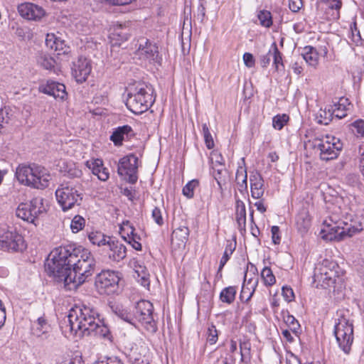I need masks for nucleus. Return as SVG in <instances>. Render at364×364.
Masks as SVG:
<instances>
[{"instance_id":"4","label":"nucleus","mask_w":364,"mask_h":364,"mask_svg":"<svg viewBox=\"0 0 364 364\" xmlns=\"http://www.w3.org/2000/svg\"><path fill=\"white\" fill-rule=\"evenodd\" d=\"M15 177L22 185L42 190L48 187L51 179L47 169L35 164H19L16 169Z\"/></svg>"},{"instance_id":"39","label":"nucleus","mask_w":364,"mask_h":364,"mask_svg":"<svg viewBox=\"0 0 364 364\" xmlns=\"http://www.w3.org/2000/svg\"><path fill=\"white\" fill-rule=\"evenodd\" d=\"M334 113L330 109H320L316 116V119L318 124L327 125L333 119Z\"/></svg>"},{"instance_id":"7","label":"nucleus","mask_w":364,"mask_h":364,"mask_svg":"<svg viewBox=\"0 0 364 364\" xmlns=\"http://www.w3.org/2000/svg\"><path fill=\"white\" fill-rule=\"evenodd\" d=\"M55 197L63 212L80 205L83 198L81 185L77 182H64L56 189Z\"/></svg>"},{"instance_id":"52","label":"nucleus","mask_w":364,"mask_h":364,"mask_svg":"<svg viewBox=\"0 0 364 364\" xmlns=\"http://www.w3.org/2000/svg\"><path fill=\"white\" fill-rule=\"evenodd\" d=\"M151 217L158 225L162 226L164 225V219L162 217L161 210L159 208L155 207L153 209Z\"/></svg>"},{"instance_id":"47","label":"nucleus","mask_w":364,"mask_h":364,"mask_svg":"<svg viewBox=\"0 0 364 364\" xmlns=\"http://www.w3.org/2000/svg\"><path fill=\"white\" fill-rule=\"evenodd\" d=\"M53 50L58 52V55L67 54L70 52V47L65 44V41L58 37Z\"/></svg>"},{"instance_id":"37","label":"nucleus","mask_w":364,"mask_h":364,"mask_svg":"<svg viewBox=\"0 0 364 364\" xmlns=\"http://www.w3.org/2000/svg\"><path fill=\"white\" fill-rule=\"evenodd\" d=\"M88 239L92 245L105 247L108 240V236L105 235L101 232L96 231L90 232L88 234Z\"/></svg>"},{"instance_id":"5","label":"nucleus","mask_w":364,"mask_h":364,"mask_svg":"<svg viewBox=\"0 0 364 364\" xmlns=\"http://www.w3.org/2000/svg\"><path fill=\"white\" fill-rule=\"evenodd\" d=\"M154 89L150 85L139 83L133 92L127 95L126 105L135 114H141L147 111L154 104L155 97Z\"/></svg>"},{"instance_id":"58","label":"nucleus","mask_w":364,"mask_h":364,"mask_svg":"<svg viewBox=\"0 0 364 364\" xmlns=\"http://www.w3.org/2000/svg\"><path fill=\"white\" fill-rule=\"evenodd\" d=\"M302 6V0H289V8L292 12H298Z\"/></svg>"},{"instance_id":"35","label":"nucleus","mask_w":364,"mask_h":364,"mask_svg":"<svg viewBox=\"0 0 364 364\" xmlns=\"http://www.w3.org/2000/svg\"><path fill=\"white\" fill-rule=\"evenodd\" d=\"M237 289L235 287L230 286L224 288L220 294V300L228 304H231L235 299Z\"/></svg>"},{"instance_id":"31","label":"nucleus","mask_w":364,"mask_h":364,"mask_svg":"<svg viewBox=\"0 0 364 364\" xmlns=\"http://www.w3.org/2000/svg\"><path fill=\"white\" fill-rule=\"evenodd\" d=\"M145 349L135 348L132 349L129 354V359L132 364H149V358L143 352Z\"/></svg>"},{"instance_id":"1","label":"nucleus","mask_w":364,"mask_h":364,"mask_svg":"<svg viewBox=\"0 0 364 364\" xmlns=\"http://www.w3.org/2000/svg\"><path fill=\"white\" fill-rule=\"evenodd\" d=\"M49 257L45 264L46 271L68 289L82 284L97 270L92 254L75 243L55 247Z\"/></svg>"},{"instance_id":"34","label":"nucleus","mask_w":364,"mask_h":364,"mask_svg":"<svg viewBox=\"0 0 364 364\" xmlns=\"http://www.w3.org/2000/svg\"><path fill=\"white\" fill-rule=\"evenodd\" d=\"M272 57L273 58V65L274 66L275 70L277 72L284 71V65L283 64V60H282V54L279 50L276 42L272 43Z\"/></svg>"},{"instance_id":"46","label":"nucleus","mask_w":364,"mask_h":364,"mask_svg":"<svg viewBox=\"0 0 364 364\" xmlns=\"http://www.w3.org/2000/svg\"><path fill=\"white\" fill-rule=\"evenodd\" d=\"M202 128L205 146L208 149H211L214 147V141L208 127L206 124H203Z\"/></svg>"},{"instance_id":"49","label":"nucleus","mask_w":364,"mask_h":364,"mask_svg":"<svg viewBox=\"0 0 364 364\" xmlns=\"http://www.w3.org/2000/svg\"><path fill=\"white\" fill-rule=\"evenodd\" d=\"M218 338V331L215 325L212 324L208 328L207 341L210 344H215Z\"/></svg>"},{"instance_id":"53","label":"nucleus","mask_w":364,"mask_h":364,"mask_svg":"<svg viewBox=\"0 0 364 364\" xmlns=\"http://www.w3.org/2000/svg\"><path fill=\"white\" fill-rule=\"evenodd\" d=\"M350 32H351V38L354 43H358L361 40V36L360 33V31L357 28V24L355 22H353L350 25Z\"/></svg>"},{"instance_id":"40","label":"nucleus","mask_w":364,"mask_h":364,"mask_svg":"<svg viewBox=\"0 0 364 364\" xmlns=\"http://www.w3.org/2000/svg\"><path fill=\"white\" fill-rule=\"evenodd\" d=\"M235 247H236V242H232L230 240L227 241L223 255L221 257L220 261V268H223V267L225 265L227 262L229 260L230 256L235 251Z\"/></svg>"},{"instance_id":"30","label":"nucleus","mask_w":364,"mask_h":364,"mask_svg":"<svg viewBox=\"0 0 364 364\" xmlns=\"http://www.w3.org/2000/svg\"><path fill=\"white\" fill-rule=\"evenodd\" d=\"M257 18L259 24L265 28H269L273 26V16L272 13L266 9H257Z\"/></svg>"},{"instance_id":"26","label":"nucleus","mask_w":364,"mask_h":364,"mask_svg":"<svg viewBox=\"0 0 364 364\" xmlns=\"http://www.w3.org/2000/svg\"><path fill=\"white\" fill-rule=\"evenodd\" d=\"M123 225L129 227L130 232H127V237L122 235V238L129 244H130L134 250L138 251L141 250V244L137 240H140V237L134 233L135 229L133 225H131L128 220L123 222Z\"/></svg>"},{"instance_id":"59","label":"nucleus","mask_w":364,"mask_h":364,"mask_svg":"<svg viewBox=\"0 0 364 364\" xmlns=\"http://www.w3.org/2000/svg\"><path fill=\"white\" fill-rule=\"evenodd\" d=\"M272 55V46L269 50L268 53L265 55H262L260 56V65L262 68H267L271 61V58Z\"/></svg>"},{"instance_id":"60","label":"nucleus","mask_w":364,"mask_h":364,"mask_svg":"<svg viewBox=\"0 0 364 364\" xmlns=\"http://www.w3.org/2000/svg\"><path fill=\"white\" fill-rule=\"evenodd\" d=\"M279 228L278 226L274 225L271 228L272 232V242L274 245H278L280 243L281 237L279 236Z\"/></svg>"},{"instance_id":"48","label":"nucleus","mask_w":364,"mask_h":364,"mask_svg":"<svg viewBox=\"0 0 364 364\" xmlns=\"http://www.w3.org/2000/svg\"><path fill=\"white\" fill-rule=\"evenodd\" d=\"M92 364H124L117 357H100Z\"/></svg>"},{"instance_id":"2","label":"nucleus","mask_w":364,"mask_h":364,"mask_svg":"<svg viewBox=\"0 0 364 364\" xmlns=\"http://www.w3.org/2000/svg\"><path fill=\"white\" fill-rule=\"evenodd\" d=\"M67 317L71 332L77 334L80 331L82 336H90L100 314L90 304L81 303L71 308Z\"/></svg>"},{"instance_id":"20","label":"nucleus","mask_w":364,"mask_h":364,"mask_svg":"<svg viewBox=\"0 0 364 364\" xmlns=\"http://www.w3.org/2000/svg\"><path fill=\"white\" fill-rule=\"evenodd\" d=\"M251 196L253 198L259 199L264 193V180L262 175L256 171L250 176Z\"/></svg>"},{"instance_id":"24","label":"nucleus","mask_w":364,"mask_h":364,"mask_svg":"<svg viewBox=\"0 0 364 364\" xmlns=\"http://www.w3.org/2000/svg\"><path fill=\"white\" fill-rule=\"evenodd\" d=\"M334 274L333 271L328 272L325 269H321L319 274H315L314 279V282H317L316 287L321 286L323 289H327L333 286L335 283Z\"/></svg>"},{"instance_id":"12","label":"nucleus","mask_w":364,"mask_h":364,"mask_svg":"<svg viewBox=\"0 0 364 364\" xmlns=\"http://www.w3.org/2000/svg\"><path fill=\"white\" fill-rule=\"evenodd\" d=\"M139 158L134 154H129L121 158L117 163V173L131 184L138 180Z\"/></svg>"},{"instance_id":"22","label":"nucleus","mask_w":364,"mask_h":364,"mask_svg":"<svg viewBox=\"0 0 364 364\" xmlns=\"http://www.w3.org/2000/svg\"><path fill=\"white\" fill-rule=\"evenodd\" d=\"M257 284V279H253V278H249L247 279V273H245L240 295V299L243 301L245 299V302H247L252 296Z\"/></svg>"},{"instance_id":"54","label":"nucleus","mask_w":364,"mask_h":364,"mask_svg":"<svg viewBox=\"0 0 364 364\" xmlns=\"http://www.w3.org/2000/svg\"><path fill=\"white\" fill-rule=\"evenodd\" d=\"M351 127L355 129L358 134H360L362 137H364V120H355L351 124Z\"/></svg>"},{"instance_id":"44","label":"nucleus","mask_w":364,"mask_h":364,"mask_svg":"<svg viewBox=\"0 0 364 364\" xmlns=\"http://www.w3.org/2000/svg\"><path fill=\"white\" fill-rule=\"evenodd\" d=\"M85 225V220L83 217L76 215L73 218L70 223V229L73 232L77 233L82 230Z\"/></svg>"},{"instance_id":"45","label":"nucleus","mask_w":364,"mask_h":364,"mask_svg":"<svg viewBox=\"0 0 364 364\" xmlns=\"http://www.w3.org/2000/svg\"><path fill=\"white\" fill-rule=\"evenodd\" d=\"M289 116L287 114H277L272 119L273 127L277 130H281L289 121Z\"/></svg>"},{"instance_id":"38","label":"nucleus","mask_w":364,"mask_h":364,"mask_svg":"<svg viewBox=\"0 0 364 364\" xmlns=\"http://www.w3.org/2000/svg\"><path fill=\"white\" fill-rule=\"evenodd\" d=\"M131 22H125L124 23H118L114 27V32L122 40L127 41L132 35V31L129 28Z\"/></svg>"},{"instance_id":"11","label":"nucleus","mask_w":364,"mask_h":364,"mask_svg":"<svg viewBox=\"0 0 364 364\" xmlns=\"http://www.w3.org/2000/svg\"><path fill=\"white\" fill-rule=\"evenodd\" d=\"M119 280L118 272L102 270L97 274L95 284L100 294L112 295L117 293Z\"/></svg>"},{"instance_id":"62","label":"nucleus","mask_w":364,"mask_h":364,"mask_svg":"<svg viewBox=\"0 0 364 364\" xmlns=\"http://www.w3.org/2000/svg\"><path fill=\"white\" fill-rule=\"evenodd\" d=\"M217 166H213V169L214 171L213 176L215 179L217 184L219 187H221L220 178L223 171L225 169L224 166H220L219 168H216Z\"/></svg>"},{"instance_id":"8","label":"nucleus","mask_w":364,"mask_h":364,"mask_svg":"<svg viewBox=\"0 0 364 364\" xmlns=\"http://www.w3.org/2000/svg\"><path fill=\"white\" fill-rule=\"evenodd\" d=\"M135 324L139 322L150 333H156L158 330L157 323L154 318V306L148 300L139 301L133 312Z\"/></svg>"},{"instance_id":"55","label":"nucleus","mask_w":364,"mask_h":364,"mask_svg":"<svg viewBox=\"0 0 364 364\" xmlns=\"http://www.w3.org/2000/svg\"><path fill=\"white\" fill-rule=\"evenodd\" d=\"M212 163L215 166H224L225 159L220 153L215 152L211 159Z\"/></svg>"},{"instance_id":"29","label":"nucleus","mask_w":364,"mask_h":364,"mask_svg":"<svg viewBox=\"0 0 364 364\" xmlns=\"http://www.w3.org/2000/svg\"><path fill=\"white\" fill-rule=\"evenodd\" d=\"M296 224L299 232L304 233L311 226V217L306 210L301 211L296 217Z\"/></svg>"},{"instance_id":"42","label":"nucleus","mask_w":364,"mask_h":364,"mask_svg":"<svg viewBox=\"0 0 364 364\" xmlns=\"http://www.w3.org/2000/svg\"><path fill=\"white\" fill-rule=\"evenodd\" d=\"M283 319L293 333H296L298 332L300 325L295 317L291 315L289 311H287L286 314H284Z\"/></svg>"},{"instance_id":"36","label":"nucleus","mask_w":364,"mask_h":364,"mask_svg":"<svg viewBox=\"0 0 364 364\" xmlns=\"http://www.w3.org/2000/svg\"><path fill=\"white\" fill-rule=\"evenodd\" d=\"M303 59L309 65L315 66L318 62L317 53L311 46H306L304 48V53L301 54Z\"/></svg>"},{"instance_id":"18","label":"nucleus","mask_w":364,"mask_h":364,"mask_svg":"<svg viewBox=\"0 0 364 364\" xmlns=\"http://www.w3.org/2000/svg\"><path fill=\"white\" fill-rule=\"evenodd\" d=\"M39 91L61 100H64L67 97L65 85L53 80H48L45 84L41 85Z\"/></svg>"},{"instance_id":"41","label":"nucleus","mask_w":364,"mask_h":364,"mask_svg":"<svg viewBox=\"0 0 364 364\" xmlns=\"http://www.w3.org/2000/svg\"><path fill=\"white\" fill-rule=\"evenodd\" d=\"M199 181L198 179H193L188 181L183 188V194L188 198H193L194 191L199 186Z\"/></svg>"},{"instance_id":"25","label":"nucleus","mask_w":364,"mask_h":364,"mask_svg":"<svg viewBox=\"0 0 364 364\" xmlns=\"http://www.w3.org/2000/svg\"><path fill=\"white\" fill-rule=\"evenodd\" d=\"M93 326V328H92V334L100 336L109 341L112 340V336L109 327L105 323L103 320L100 318V317Z\"/></svg>"},{"instance_id":"50","label":"nucleus","mask_w":364,"mask_h":364,"mask_svg":"<svg viewBox=\"0 0 364 364\" xmlns=\"http://www.w3.org/2000/svg\"><path fill=\"white\" fill-rule=\"evenodd\" d=\"M240 355H241L240 361L243 362L245 357L246 355H250L251 343L249 341H240Z\"/></svg>"},{"instance_id":"61","label":"nucleus","mask_w":364,"mask_h":364,"mask_svg":"<svg viewBox=\"0 0 364 364\" xmlns=\"http://www.w3.org/2000/svg\"><path fill=\"white\" fill-rule=\"evenodd\" d=\"M243 60L245 65L247 68H252L255 66V60L253 55L250 53H245L243 55Z\"/></svg>"},{"instance_id":"6","label":"nucleus","mask_w":364,"mask_h":364,"mask_svg":"<svg viewBox=\"0 0 364 364\" xmlns=\"http://www.w3.org/2000/svg\"><path fill=\"white\" fill-rule=\"evenodd\" d=\"M333 334L340 349L346 355L350 354L353 343V323L349 318V313H338Z\"/></svg>"},{"instance_id":"28","label":"nucleus","mask_w":364,"mask_h":364,"mask_svg":"<svg viewBox=\"0 0 364 364\" xmlns=\"http://www.w3.org/2000/svg\"><path fill=\"white\" fill-rule=\"evenodd\" d=\"M111 309L113 313L119 318L131 325L135 326V319L134 318V315L127 309L119 305L112 306H111Z\"/></svg>"},{"instance_id":"63","label":"nucleus","mask_w":364,"mask_h":364,"mask_svg":"<svg viewBox=\"0 0 364 364\" xmlns=\"http://www.w3.org/2000/svg\"><path fill=\"white\" fill-rule=\"evenodd\" d=\"M325 2H328V7L331 9H335L336 11H339L342 6L341 0H329L326 1Z\"/></svg>"},{"instance_id":"9","label":"nucleus","mask_w":364,"mask_h":364,"mask_svg":"<svg viewBox=\"0 0 364 364\" xmlns=\"http://www.w3.org/2000/svg\"><path fill=\"white\" fill-rule=\"evenodd\" d=\"M314 147L320 151L321 159L327 161L338 156L343 149V143L338 138L326 135L321 139H315Z\"/></svg>"},{"instance_id":"33","label":"nucleus","mask_w":364,"mask_h":364,"mask_svg":"<svg viewBox=\"0 0 364 364\" xmlns=\"http://www.w3.org/2000/svg\"><path fill=\"white\" fill-rule=\"evenodd\" d=\"M189 234L190 230L187 226H180L173 231L171 240L173 241L174 239H176L181 242V243H178V245L181 244L185 245L188 240Z\"/></svg>"},{"instance_id":"32","label":"nucleus","mask_w":364,"mask_h":364,"mask_svg":"<svg viewBox=\"0 0 364 364\" xmlns=\"http://www.w3.org/2000/svg\"><path fill=\"white\" fill-rule=\"evenodd\" d=\"M50 328V325L48 323L47 320L43 316L38 318L37 321L34 322L33 326V333L40 337L45 335Z\"/></svg>"},{"instance_id":"19","label":"nucleus","mask_w":364,"mask_h":364,"mask_svg":"<svg viewBox=\"0 0 364 364\" xmlns=\"http://www.w3.org/2000/svg\"><path fill=\"white\" fill-rule=\"evenodd\" d=\"M135 136V133L129 125H123L115 128L109 136L114 146H120L123 141H129Z\"/></svg>"},{"instance_id":"17","label":"nucleus","mask_w":364,"mask_h":364,"mask_svg":"<svg viewBox=\"0 0 364 364\" xmlns=\"http://www.w3.org/2000/svg\"><path fill=\"white\" fill-rule=\"evenodd\" d=\"M18 11L23 18L31 21H39L46 15L43 7L30 2L20 4Z\"/></svg>"},{"instance_id":"27","label":"nucleus","mask_w":364,"mask_h":364,"mask_svg":"<svg viewBox=\"0 0 364 364\" xmlns=\"http://www.w3.org/2000/svg\"><path fill=\"white\" fill-rule=\"evenodd\" d=\"M235 181L238 186V191L244 194L247 192V173L245 167L239 166L235 176Z\"/></svg>"},{"instance_id":"16","label":"nucleus","mask_w":364,"mask_h":364,"mask_svg":"<svg viewBox=\"0 0 364 364\" xmlns=\"http://www.w3.org/2000/svg\"><path fill=\"white\" fill-rule=\"evenodd\" d=\"M72 75L78 83L85 82L92 70L90 61L83 57L80 56L77 60L73 63L71 68Z\"/></svg>"},{"instance_id":"14","label":"nucleus","mask_w":364,"mask_h":364,"mask_svg":"<svg viewBox=\"0 0 364 364\" xmlns=\"http://www.w3.org/2000/svg\"><path fill=\"white\" fill-rule=\"evenodd\" d=\"M105 257L110 261L119 262L124 259L127 255L126 246L119 240L108 237L106 246L102 249Z\"/></svg>"},{"instance_id":"64","label":"nucleus","mask_w":364,"mask_h":364,"mask_svg":"<svg viewBox=\"0 0 364 364\" xmlns=\"http://www.w3.org/2000/svg\"><path fill=\"white\" fill-rule=\"evenodd\" d=\"M217 364H235V358L232 355L225 356L221 361L217 360Z\"/></svg>"},{"instance_id":"56","label":"nucleus","mask_w":364,"mask_h":364,"mask_svg":"<svg viewBox=\"0 0 364 364\" xmlns=\"http://www.w3.org/2000/svg\"><path fill=\"white\" fill-rule=\"evenodd\" d=\"M55 60L53 58L48 56H43L41 58V64L46 70H51L54 68Z\"/></svg>"},{"instance_id":"15","label":"nucleus","mask_w":364,"mask_h":364,"mask_svg":"<svg viewBox=\"0 0 364 364\" xmlns=\"http://www.w3.org/2000/svg\"><path fill=\"white\" fill-rule=\"evenodd\" d=\"M137 54L149 61L159 62L161 58L159 55V48L156 43L151 42L146 38H141L139 41Z\"/></svg>"},{"instance_id":"57","label":"nucleus","mask_w":364,"mask_h":364,"mask_svg":"<svg viewBox=\"0 0 364 364\" xmlns=\"http://www.w3.org/2000/svg\"><path fill=\"white\" fill-rule=\"evenodd\" d=\"M58 37L55 33H48L46 38V45L48 48L53 50L55 42L57 41Z\"/></svg>"},{"instance_id":"51","label":"nucleus","mask_w":364,"mask_h":364,"mask_svg":"<svg viewBox=\"0 0 364 364\" xmlns=\"http://www.w3.org/2000/svg\"><path fill=\"white\" fill-rule=\"evenodd\" d=\"M282 294L284 299L287 302H291L294 299V293L293 289L290 287L284 286L282 289Z\"/></svg>"},{"instance_id":"23","label":"nucleus","mask_w":364,"mask_h":364,"mask_svg":"<svg viewBox=\"0 0 364 364\" xmlns=\"http://www.w3.org/2000/svg\"><path fill=\"white\" fill-rule=\"evenodd\" d=\"M236 222L237 228L242 235L246 232V208L242 200L236 199Z\"/></svg>"},{"instance_id":"21","label":"nucleus","mask_w":364,"mask_h":364,"mask_svg":"<svg viewBox=\"0 0 364 364\" xmlns=\"http://www.w3.org/2000/svg\"><path fill=\"white\" fill-rule=\"evenodd\" d=\"M86 165L94 175L97 176L100 180L105 181L109 178V173L108 169L103 166L102 159H96L95 160L87 161Z\"/></svg>"},{"instance_id":"43","label":"nucleus","mask_w":364,"mask_h":364,"mask_svg":"<svg viewBox=\"0 0 364 364\" xmlns=\"http://www.w3.org/2000/svg\"><path fill=\"white\" fill-rule=\"evenodd\" d=\"M261 277L264 280V283L266 286H272L276 282V278L273 274L272 269L268 267L263 268L261 272Z\"/></svg>"},{"instance_id":"10","label":"nucleus","mask_w":364,"mask_h":364,"mask_svg":"<svg viewBox=\"0 0 364 364\" xmlns=\"http://www.w3.org/2000/svg\"><path fill=\"white\" fill-rule=\"evenodd\" d=\"M46 211L43 205V198L35 197L29 203H22L16 210V215L30 223L35 224V220Z\"/></svg>"},{"instance_id":"13","label":"nucleus","mask_w":364,"mask_h":364,"mask_svg":"<svg viewBox=\"0 0 364 364\" xmlns=\"http://www.w3.org/2000/svg\"><path fill=\"white\" fill-rule=\"evenodd\" d=\"M0 247L9 252H22L26 245L21 234L16 230H9L0 237Z\"/></svg>"},{"instance_id":"3","label":"nucleus","mask_w":364,"mask_h":364,"mask_svg":"<svg viewBox=\"0 0 364 364\" xmlns=\"http://www.w3.org/2000/svg\"><path fill=\"white\" fill-rule=\"evenodd\" d=\"M324 229L322 232H326L323 237L329 240L341 241L350 237L364 229V222L358 218L350 219V223L337 220L335 216H330L323 222Z\"/></svg>"}]
</instances>
